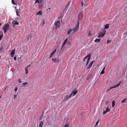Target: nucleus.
Here are the masks:
<instances>
[{"label": "nucleus", "mask_w": 127, "mask_h": 127, "mask_svg": "<svg viewBox=\"0 0 127 127\" xmlns=\"http://www.w3.org/2000/svg\"><path fill=\"white\" fill-rule=\"evenodd\" d=\"M10 27V25L7 23L2 28V30L3 31L4 33H5L9 29Z\"/></svg>", "instance_id": "nucleus-1"}, {"label": "nucleus", "mask_w": 127, "mask_h": 127, "mask_svg": "<svg viewBox=\"0 0 127 127\" xmlns=\"http://www.w3.org/2000/svg\"><path fill=\"white\" fill-rule=\"evenodd\" d=\"M80 22L78 21H77V24L75 27H74L73 29H72L73 31L72 33H74L78 30L79 27Z\"/></svg>", "instance_id": "nucleus-2"}, {"label": "nucleus", "mask_w": 127, "mask_h": 127, "mask_svg": "<svg viewBox=\"0 0 127 127\" xmlns=\"http://www.w3.org/2000/svg\"><path fill=\"white\" fill-rule=\"evenodd\" d=\"M106 33V31L104 29H103L101 31V32L99 33L98 36V38L102 37Z\"/></svg>", "instance_id": "nucleus-3"}, {"label": "nucleus", "mask_w": 127, "mask_h": 127, "mask_svg": "<svg viewBox=\"0 0 127 127\" xmlns=\"http://www.w3.org/2000/svg\"><path fill=\"white\" fill-rule=\"evenodd\" d=\"M83 17V13L82 12H81L79 13L77 19L79 21L82 20Z\"/></svg>", "instance_id": "nucleus-4"}, {"label": "nucleus", "mask_w": 127, "mask_h": 127, "mask_svg": "<svg viewBox=\"0 0 127 127\" xmlns=\"http://www.w3.org/2000/svg\"><path fill=\"white\" fill-rule=\"evenodd\" d=\"M77 90L76 89H75L72 91L70 95H71V96H74L77 93Z\"/></svg>", "instance_id": "nucleus-5"}, {"label": "nucleus", "mask_w": 127, "mask_h": 127, "mask_svg": "<svg viewBox=\"0 0 127 127\" xmlns=\"http://www.w3.org/2000/svg\"><path fill=\"white\" fill-rule=\"evenodd\" d=\"M71 97V95H66L64 97L63 101H66L69 98H70Z\"/></svg>", "instance_id": "nucleus-6"}, {"label": "nucleus", "mask_w": 127, "mask_h": 127, "mask_svg": "<svg viewBox=\"0 0 127 127\" xmlns=\"http://www.w3.org/2000/svg\"><path fill=\"white\" fill-rule=\"evenodd\" d=\"M122 82L121 81L119 83L117 84L115 86L111 87L109 88V89H111L113 88H115L116 87H119L120 85L121 84Z\"/></svg>", "instance_id": "nucleus-7"}, {"label": "nucleus", "mask_w": 127, "mask_h": 127, "mask_svg": "<svg viewBox=\"0 0 127 127\" xmlns=\"http://www.w3.org/2000/svg\"><path fill=\"white\" fill-rule=\"evenodd\" d=\"M60 22L59 21H58L55 23V24L56 29H57L60 26Z\"/></svg>", "instance_id": "nucleus-8"}, {"label": "nucleus", "mask_w": 127, "mask_h": 127, "mask_svg": "<svg viewBox=\"0 0 127 127\" xmlns=\"http://www.w3.org/2000/svg\"><path fill=\"white\" fill-rule=\"evenodd\" d=\"M103 110L104 111H103V114L104 115L106 113L108 112H110V110L109 108L108 107H107L105 111L104 110V109H103Z\"/></svg>", "instance_id": "nucleus-9"}, {"label": "nucleus", "mask_w": 127, "mask_h": 127, "mask_svg": "<svg viewBox=\"0 0 127 127\" xmlns=\"http://www.w3.org/2000/svg\"><path fill=\"white\" fill-rule=\"evenodd\" d=\"M67 38H66L65 40H64V42H63V43L62 46V47L61 49H62L63 48L64 46L66 44V43L67 42Z\"/></svg>", "instance_id": "nucleus-10"}, {"label": "nucleus", "mask_w": 127, "mask_h": 127, "mask_svg": "<svg viewBox=\"0 0 127 127\" xmlns=\"http://www.w3.org/2000/svg\"><path fill=\"white\" fill-rule=\"evenodd\" d=\"M73 30L72 29H71L70 28V29L67 32V34L69 35H70L71 34H73L74 33H72Z\"/></svg>", "instance_id": "nucleus-11"}, {"label": "nucleus", "mask_w": 127, "mask_h": 127, "mask_svg": "<svg viewBox=\"0 0 127 127\" xmlns=\"http://www.w3.org/2000/svg\"><path fill=\"white\" fill-rule=\"evenodd\" d=\"M94 60L92 61L91 63L88 66L87 68V69H89L90 68L91 66H92L93 64L94 63Z\"/></svg>", "instance_id": "nucleus-12"}, {"label": "nucleus", "mask_w": 127, "mask_h": 127, "mask_svg": "<svg viewBox=\"0 0 127 127\" xmlns=\"http://www.w3.org/2000/svg\"><path fill=\"white\" fill-rule=\"evenodd\" d=\"M42 10H41L37 12L36 13V16L38 15L41 16L42 15Z\"/></svg>", "instance_id": "nucleus-13"}, {"label": "nucleus", "mask_w": 127, "mask_h": 127, "mask_svg": "<svg viewBox=\"0 0 127 127\" xmlns=\"http://www.w3.org/2000/svg\"><path fill=\"white\" fill-rule=\"evenodd\" d=\"M15 49H13L11 52V53H10V55H11V57H12L14 56V55L15 53Z\"/></svg>", "instance_id": "nucleus-14"}, {"label": "nucleus", "mask_w": 127, "mask_h": 127, "mask_svg": "<svg viewBox=\"0 0 127 127\" xmlns=\"http://www.w3.org/2000/svg\"><path fill=\"white\" fill-rule=\"evenodd\" d=\"M13 25H14L13 26V27H14L15 25H19V23L17 22V21L14 20L13 21Z\"/></svg>", "instance_id": "nucleus-15"}, {"label": "nucleus", "mask_w": 127, "mask_h": 127, "mask_svg": "<svg viewBox=\"0 0 127 127\" xmlns=\"http://www.w3.org/2000/svg\"><path fill=\"white\" fill-rule=\"evenodd\" d=\"M56 50L55 49L53 51V52L51 53L50 56L49 57V58H51L53 56L55 53L56 52Z\"/></svg>", "instance_id": "nucleus-16"}, {"label": "nucleus", "mask_w": 127, "mask_h": 127, "mask_svg": "<svg viewBox=\"0 0 127 127\" xmlns=\"http://www.w3.org/2000/svg\"><path fill=\"white\" fill-rule=\"evenodd\" d=\"M52 60L54 63H58L59 62V60L58 59L53 58L52 59Z\"/></svg>", "instance_id": "nucleus-17"}, {"label": "nucleus", "mask_w": 127, "mask_h": 127, "mask_svg": "<svg viewBox=\"0 0 127 127\" xmlns=\"http://www.w3.org/2000/svg\"><path fill=\"white\" fill-rule=\"evenodd\" d=\"M43 0H35V3L36 4L37 3H39L40 2H42Z\"/></svg>", "instance_id": "nucleus-18"}, {"label": "nucleus", "mask_w": 127, "mask_h": 127, "mask_svg": "<svg viewBox=\"0 0 127 127\" xmlns=\"http://www.w3.org/2000/svg\"><path fill=\"white\" fill-rule=\"evenodd\" d=\"M109 24H107L105 26L104 28V29L105 30V29H107L109 28Z\"/></svg>", "instance_id": "nucleus-19"}, {"label": "nucleus", "mask_w": 127, "mask_h": 127, "mask_svg": "<svg viewBox=\"0 0 127 127\" xmlns=\"http://www.w3.org/2000/svg\"><path fill=\"white\" fill-rule=\"evenodd\" d=\"M91 55L90 54H89L88 55H87L84 58V59H86L87 58H89L90 57V58H91Z\"/></svg>", "instance_id": "nucleus-20"}, {"label": "nucleus", "mask_w": 127, "mask_h": 127, "mask_svg": "<svg viewBox=\"0 0 127 127\" xmlns=\"http://www.w3.org/2000/svg\"><path fill=\"white\" fill-rule=\"evenodd\" d=\"M100 40V39H96L94 41L95 42H99Z\"/></svg>", "instance_id": "nucleus-21"}, {"label": "nucleus", "mask_w": 127, "mask_h": 127, "mask_svg": "<svg viewBox=\"0 0 127 127\" xmlns=\"http://www.w3.org/2000/svg\"><path fill=\"white\" fill-rule=\"evenodd\" d=\"M115 104V101L114 100H113L112 102V107H114Z\"/></svg>", "instance_id": "nucleus-22"}, {"label": "nucleus", "mask_w": 127, "mask_h": 127, "mask_svg": "<svg viewBox=\"0 0 127 127\" xmlns=\"http://www.w3.org/2000/svg\"><path fill=\"white\" fill-rule=\"evenodd\" d=\"M43 123L42 122H41L39 126V127H42Z\"/></svg>", "instance_id": "nucleus-23"}, {"label": "nucleus", "mask_w": 127, "mask_h": 127, "mask_svg": "<svg viewBox=\"0 0 127 127\" xmlns=\"http://www.w3.org/2000/svg\"><path fill=\"white\" fill-rule=\"evenodd\" d=\"M81 5L82 7L85 6H87V4H84L83 2H81Z\"/></svg>", "instance_id": "nucleus-24"}, {"label": "nucleus", "mask_w": 127, "mask_h": 127, "mask_svg": "<svg viewBox=\"0 0 127 127\" xmlns=\"http://www.w3.org/2000/svg\"><path fill=\"white\" fill-rule=\"evenodd\" d=\"M90 59V57H89L88 58V59L87 61V63H86V66L89 63V61Z\"/></svg>", "instance_id": "nucleus-25"}, {"label": "nucleus", "mask_w": 127, "mask_h": 127, "mask_svg": "<svg viewBox=\"0 0 127 127\" xmlns=\"http://www.w3.org/2000/svg\"><path fill=\"white\" fill-rule=\"evenodd\" d=\"M126 99L124 98V99L121 101V103H125L126 102Z\"/></svg>", "instance_id": "nucleus-26"}, {"label": "nucleus", "mask_w": 127, "mask_h": 127, "mask_svg": "<svg viewBox=\"0 0 127 127\" xmlns=\"http://www.w3.org/2000/svg\"><path fill=\"white\" fill-rule=\"evenodd\" d=\"M111 42V40H107V44L109 43H110V42Z\"/></svg>", "instance_id": "nucleus-27"}, {"label": "nucleus", "mask_w": 127, "mask_h": 127, "mask_svg": "<svg viewBox=\"0 0 127 127\" xmlns=\"http://www.w3.org/2000/svg\"><path fill=\"white\" fill-rule=\"evenodd\" d=\"M25 71L26 72V74L28 73V68H27H27H26V70H25Z\"/></svg>", "instance_id": "nucleus-28"}, {"label": "nucleus", "mask_w": 127, "mask_h": 127, "mask_svg": "<svg viewBox=\"0 0 127 127\" xmlns=\"http://www.w3.org/2000/svg\"><path fill=\"white\" fill-rule=\"evenodd\" d=\"M99 120H98L97 121L96 123V124L95 125V126H97V125L98 124L99 122Z\"/></svg>", "instance_id": "nucleus-29"}, {"label": "nucleus", "mask_w": 127, "mask_h": 127, "mask_svg": "<svg viewBox=\"0 0 127 127\" xmlns=\"http://www.w3.org/2000/svg\"><path fill=\"white\" fill-rule=\"evenodd\" d=\"M104 73H105V72H104V71L102 70V71L100 72V74H102Z\"/></svg>", "instance_id": "nucleus-30"}, {"label": "nucleus", "mask_w": 127, "mask_h": 127, "mask_svg": "<svg viewBox=\"0 0 127 127\" xmlns=\"http://www.w3.org/2000/svg\"><path fill=\"white\" fill-rule=\"evenodd\" d=\"M17 90H18V88H17V87H16L15 88V92H17Z\"/></svg>", "instance_id": "nucleus-31"}, {"label": "nucleus", "mask_w": 127, "mask_h": 127, "mask_svg": "<svg viewBox=\"0 0 127 127\" xmlns=\"http://www.w3.org/2000/svg\"><path fill=\"white\" fill-rule=\"evenodd\" d=\"M69 125L67 124H66L63 127H68Z\"/></svg>", "instance_id": "nucleus-32"}, {"label": "nucleus", "mask_w": 127, "mask_h": 127, "mask_svg": "<svg viewBox=\"0 0 127 127\" xmlns=\"http://www.w3.org/2000/svg\"><path fill=\"white\" fill-rule=\"evenodd\" d=\"M16 14L18 16H19V15H18V13H19V11H18V10H16Z\"/></svg>", "instance_id": "nucleus-33"}, {"label": "nucleus", "mask_w": 127, "mask_h": 127, "mask_svg": "<svg viewBox=\"0 0 127 127\" xmlns=\"http://www.w3.org/2000/svg\"><path fill=\"white\" fill-rule=\"evenodd\" d=\"M3 36V35H1L0 36V41L1 40L2 38V37Z\"/></svg>", "instance_id": "nucleus-34"}, {"label": "nucleus", "mask_w": 127, "mask_h": 127, "mask_svg": "<svg viewBox=\"0 0 127 127\" xmlns=\"http://www.w3.org/2000/svg\"><path fill=\"white\" fill-rule=\"evenodd\" d=\"M28 84V83L26 82H25V83H23V85H25L26 84Z\"/></svg>", "instance_id": "nucleus-35"}, {"label": "nucleus", "mask_w": 127, "mask_h": 127, "mask_svg": "<svg viewBox=\"0 0 127 127\" xmlns=\"http://www.w3.org/2000/svg\"><path fill=\"white\" fill-rule=\"evenodd\" d=\"M11 1H12V3L13 4H15V2H14V0H12Z\"/></svg>", "instance_id": "nucleus-36"}, {"label": "nucleus", "mask_w": 127, "mask_h": 127, "mask_svg": "<svg viewBox=\"0 0 127 127\" xmlns=\"http://www.w3.org/2000/svg\"><path fill=\"white\" fill-rule=\"evenodd\" d=\"M45 24V21L44 20L43 22L42 23V26H43Z\"/></svg>", "instance_id": "nucleus-37"}, {"label": "nucleus", "mask_w": 127, "mask_h": 127, "mask_svg": "<svg viewBox=\"0 0 127 127\" xmlns=\"http://www.w3.org/2000/svg\"><path fill=\"white\" fill-rule=\"evenodd\" d=\"M18 82L19 83H20L21 82V79H19L18 80Z\"/></svg>", "instance_id": "nucleus-38"}, {"label": "nucleus", "mask_w": 127, "mask_h": 127, "mask_svg": "<svg viewBox=\"0 0 127 127\" xmlns=\"http://www.w3.org/2000/svg\"><path fill=\"white\" fill-rule=\"evenodd\" d=\"M17 57L16 56H14V60L15 61L16 60Z\"/></svg>", "instance_id": "nucleus-39"}, {"label": "nucleus", "mask_w": 127, "mask_h": 127, "mask_svg": "<svg viewBox=\"0 0 127 127\" xmlns=\"http://www.w3.org/2000/svg\"><path fill=\"white\" fill-rule=\"evenodd\" d=\"M31 65L30 64L29 65H28L26 67V68H27H27H28L29 67V66H30Z\"/></svg>", "instance_id": "nucleus-40"}, {"label": "nucleus", "mask_w": 127, "mask_h": 127, "mask_svg": "<svg viewBox=\"0 0 127 127\" xmlns=\"http://www.w3.org/2000/svg\"><path fill=\"white\" fill-rule=\"evenodd\" d=\"M16 97V95H14V99H15Z\"/></svg>", "instance_id": "nucleus-41"}, {"label": "nucleus", "mask_w": 127, "mask_h": 127, "mask_svg": "<svg viewBox=\"0 0 127 127\" xmlns=\"http://www.w3.org/2000/svg\"><path fill=\"white\" fill-rule=\"evenodd\" d=\"M105 66H104V67H103V69H102V70H104H104H105Z\"/></svg>", "instance_id": "nucleus-42"}, {"label": "nucleus", "mask_w": 127, "mask_h": 127, "mask_svg": "<svg viewBox=\"0 0 127 127\" xmlns=\"http://www.w3.org/2000/svg\"><path fill=\"white\" fill-rule=\"evenodd\" d=\"M91 35V34H90V32L89 33V36H90Z\"/></svg>", "instance_id": "nucleus-43"}, {"label": "nucleus", "mask_w": 127, "mask_h": 127, "mask_svg": "<svg viewBox=\"0 0 127 127\" xmlns=\"http://www.w3.org/2000/svg\"><path fill=\"white\" fill-rule=\"evenodd\" d=\"M110 89H109L107 90V91L108 92V91L110 90Z\"/></svg>", "instance_id": "nucleus-44"}, {"label": "nucleus", "mask_w": 127, "mask_h": 127, "mask_svg": "<svg viewBox=\"0 0 127 127\" xmlns=\"http://www.w3.org/2000/svg\"><path fill=\"white\" fill-rule=\"evenodd\" d=\"M94 127H97V126H96L95 125Z\"/></svg>", "instance_id": "nucleus-45"}, {"label": "nucleus", "mask_w": 127, "mask_h": 127, "mask_svg": "<svg viewBox=\"0 0 127 127\" xmlns=\"http://www.w3.org/2000/svg\"><path fill=\"white\" fill-rule=\"evenodd\" d=\"M108 103H109V102H107L106 103V104H108Z\"/></svg>", "instance_id": "nucleus-46"}, {"label": "nucleus", "mask_w": 127, "mask_h": 127, "mask_svg": "<svg viewBox=\"0 0 127 127\" xmlns=\"http://www.w3.org/2000/svg\"><path fill=\"white\" fill-rule=\"evenodd\" d=\"M51 9V8H48V9Z\"/></svg>", "instance_id": "nucleus-47"}, {"label": "nucleus", "mask_w": 127, "mask_h": 127, "mask_svg": "<svg viewBox=\"0 0 127 127\" xmlns=\"http://www.w3.org/2000/svg\"><path fill=\"white\" fill-rule=\"evenodd\" d=\"M1 23H0V26L1 25Z\"/></svg>", "instance_id": "nucleus-48"}, {"label": "nucleus", "mask_w": 127, "mask_h": 127, "mask_svg": "<svg viewBox=\"0 0 127 127\" xmlns=\"http://www.w3.org/2000/svg\"><path fill=\"white\" fill-rule=\"evenodd\" d=\"M85 59H84H84H83V60H84V61H85Z\"/></svg>", "instance_id": "nucleus-49"}, {"label": "nucleus", "mask_w": 127, "mask_h": 127, "mask_svg": "<svg viewBox=\"0 0 127 127\" xmlns=\"http://www.w3.org/2000/svg\"><path fill=\"white\" fill-rule=\"evenodd\" d=\"M1 97V96H0V98Z\"/></svg>", "instance_id": "nucleus-50"}, {"label": "nucleus", "mask_w": 127, "mask_h": 127, "mask_svg": "<svg viewBox=\"0 0 127 127\" xmlns=\"http://www.w3.org/2000/svg\"><path fill=\"white\" fill-rule=\"evenodd\" d=\"M126 100H127V98H126Z\"/></svg>", "instance_id": "nucleus-51"}, {"label": "nucleus", "mask_w": 127, "mask_h": 127, "mask_svg": "<svg viewBox=\"0 0 127 127\" xmlns=\"http://www.w3.org/2000/svg\"><path fill=\"white\" fill-rule=\"evenodd\" d=\"M6 88H5V89H4V90H5Z\"/></svg>", "instance_id": "nucleus-52"}, {"label": "nucleus", "mask_w": 127, "mask_h": 127, "mask_svg": "<svg viewBox=\"0 0 127 127\" xmlns=\"http://www.w3.org/2000/svg\"><path fill=\"white\" fill-rule=\"evenodd\" d=\"M0 58H1V57L0 56Z\"/></svg>", "instance_id": "nucleus-53"}]
</instances>
